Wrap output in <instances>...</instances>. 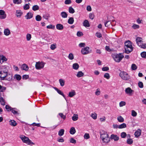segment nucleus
<instances>
[{
  "label": "nucleus",
  "mask_w": 146,
  "mask_h": 146,
  "mask_svg": "<svg viewBox=\"0 0 146 146\" xmlns=\"http://www.w3.org/2000/svg\"><path fill=\"white\" fill-rule=\"evenodd\" d=\"M84 73L82 71H79L78 72L76 76L77 77L80 78L83 76Z\"/></svg>",
  "instance_id": "nucleus-34"
},
{
  "label": "nucleus",
  "mask_w": 146,
  "mask_h": 146,
  "mask_svg": "<svg viewBox=\"0 0 146 146\" xmlns=\"http://www.w3.org/2000/svg\"><path fill=\"white\" fill-rule=\"evenodd\" d=\"M76 132V131L74 127H72L70 128V134L73 135Z\"/></svg>",
  "instance_id": "nucleus-26"
},
{
  "label": "nucleus",
  "mask_w": 146,
  "mask_h": 146,
  "mask_svg": "<svg viewBox=\"0 0 146 146\" xmlns=\"http://www.w3.org/2000/svg\"><path fill=\"white\" fill-rule=\"evenodd\" d=\"M4 67L5 69V70H2L0 72V78L1 80H10L11 79V77L7 78L8 75L10 76V75L8 74V70L7 68L5 67Z\"/></svg>",
  "instance_id": "nucleus-1"
},
{
  "label": "nucleus",
  "mask_w": 146,
  "mask_h": 146,
  "mask_svg": "<svg viewBox=\"0 0 146 146\" xmlns=\"http://www.w3.org/2000/svg\"><path fill=\"white\" fill-rule=\"evenodd\" d=\"M14 78L16 79L17 80L19 81L21 80V77L20 75L16 74L14 76Z\"/></svg>",
  "instance_id": "nucleus-32"
},
{
  "label": "nucleus",
  "mask_w": 146,
  "mask_h": 146,
  "mask_svg": "<svg viewBox=\"0 0 146 146\" xmlns=\"http://www.w3.org/2000/svg\"><path fill=\"white\" fill-rule=\"evenodd\" d=\"M49 17V15L47 13L44 14L43 16V17L46 19H48Z\"/></svg>",
  "instance_id": "nucleus-45"
},
{
  "label": "nucleus",
  "mask_w": 146,
  "mask_h": 146,
  "mask_svg": "<svg viewBox=\"0 0 146 146\" xmlns=\"http://www.w3.org/2000/svg\"><path fill=\"white\" fill-rule=\"evenodd\" d=\"M83 25L85 27H89L90 26L89 22L87 20H84L83 22Z\"/></svg>",
  "instance_id": "nucleus-22"
},
{
  "label": "nucleus",
  "mask_w": 146,
  "mask_h": 146,
  "mask_svg": "<svg viewBox=\"0 0 146 146\" xmlns=\"http://www.w3.org/2000/svg\"><path fill=\"white\" fill-rule=\"evenodd\" d=\"M84 139H88L90 138V136L89 134L86 133L84 134Z\"/></svg>",
  "instance_id": "nucleus-63"
},
{
  "label": "nucleus",
  "mask_w": 146,
  "mask_h": 146,
  "mask_svg": "<svg viewBox=\"0 0 146 146\" xmlns=\"http://www.w3.org/2000/svg\"><path fill=\"white\" fill-rule=\"evenodd\" d=\"M59 82L61 86H63L64 85L65 81L64 80L60 79L59 80Z\"/></svg>",
  "instance_id": "nucleus-30"
},
{
  "label": "nucleus",
  "mask_w": 146,
  "mask_h": 146,
  "mask_svg": "<svg viewBox=\"0 0 146 146\" xmlns=\"http://www.w3.org/2000/svg\"><path fill=\"white\" fill-rule=\"evenodd\" d=\"M142 38L140 37H137L136 39V41L138 46L140 44L142 43L143 41L142 40Z\"/></svg>",
  "instance_id": "nucleus-10"
},
{
  "label": "nucleus",
  "mask_w": 146,
  "mask_h": 146,
  "mask_svg": "<svg viewBox=\"0 0 146 146\" xmlns=\"http://www.w3.org/2000/svg\"><path fill=\"white\" fill-rule=\"evenodd\" d=\"M131 68L133 70H135L137 69V67L135 64H132L131 65Z\"/></svg>",
  "instance_id": "nucleus-52"
},
{
  "label": "nucleus",
  "mask_w": 146,
  "mask_h": 146,
  "mask_svg": "<svg viewBox=\"0 0 146 146\" xmlns=\"http://www.w3.org/2000/svg\"><path fill=\"white\" fill-rule=\"evenodd\" d=\"M59 115L62 118H63L64 119H66V116L63 115L62 113H59Z\"/></svg>",
  "instance_id": "nucleus-62"
},
{
  "label": "nucleus",
  "mask_w": 146,
  "mask_h": 146,
  "mask_svg": "<svg viewBox=\"0 0 146 146\" xmlns=\"http://www.w3.org/2000/svg\"><path fill=\"white\" fill-rule=\"evenodd\" d=\"M60 15L63 18H66L68 16V14L65 12H62L61 13Z\"/></svg>",
  "instance_id": "nucleus-23"
},
{
  "label": "nucleus",
  "mask_w": 146,
  "mask_h": 146,
  "mask_svg": "<svg viewBox=\"0 0 146 146\" xmlns=\"http://www.w3.org/2000/svg\"><path fill=\"white\" fill-rule=\"evenodd\" d=\"M119 76L124 80H127L130 78L129 75L126 72H121L119 74Z\"/></svg>",
  "instance_id": "nucleus-6"
},
{
  "label": "nucleus",
  "mask_w": 146,
  "mask_h": 146,
  "mask_svg": "<svg viewBox=\"0 0 146 146\" xmlns=\"http://www.w3.org/2000/svg\"><path fill=\"white\" fill-rule=\"evenodd\" d=\"M68 58L69 59L71 60H73L74 58L73 54L72 53H70L69 54Z\"/></svg>",
  "instance_id": "nucleus-49"
},
{
  "label": "nucleus",
  "mask_w": 146,
  "mask_h": 146,
  "mask_svg": "<svg viewBox=\"0 0 146 146\" xmlns=\"http://www.w3.org/2000/svg\"><path fill=\"white\" fill-rule=\"evenodd\" d=\"M111 56L114 61L117 62H119L124 57L121 53L112 54Z\"/></svg>",
  "instance_id": "nucleus-3"
},
{
  "label": "nucleus",
  "mask_w": 146,
  "mask_h": 146,
  "mask_svg": "<svg viewBox=\"0 0 146 146\" xmlns=\"http://www.w3.org/2000/svg\"><path fill=\"white\" fill-rule=\"evenodd\" d=\"M10 124L11 125L15 126L17 125L16 122L14 120H10L9 121Z\"/></svg>",
  "instance_id": "nucleus-29"
},
{
  "label": "nucleus",
  "mask_w": 146,
  "mask_h": 146,
  "mask_svg": "<svg viewBox=\"0 0 146 146\" xmlns=\"http://www.w3.org/2000/svg\"><path fill=\"white\" fill-rule=\"evenodd\" d=\"M89 17L90 19H93L94 17V15L93 13H90L89 14Z\"/></svg>",
  "instance_id": "nucleus-56"
},
{
  "label": "nucleus",
  "mask_w": 146,
  "mask_h": 146,
  "mask_svg": "<svg viewBox=\"0 0 146 146\" xmlns=\"http://www.w3.org/2000/svg\"><path fill=\"white\" fill-rule=\"evenodd\" d=\"M0 102L2 105L4 106L5 105L4 99L2 97H0Z\"/></svg>",
  "instance_id": "nucleus-36"
},
{
  "label": "nucleus",
  "mask_w": 146,
  "mask_h": 146,
  "mask_svg": "<svg viewBox=\"0 0 146 146\" xmlns=\"http://www.w3.org/2000/svg\"><path fill=\"white\" fill-rule=\"evenodd\" d=\"M110 138L111 139H114L115 141H117L119 139V137L117 135L114 134L111 135Z\"/></svg>",
  "instance_id": "nucleus-12"
},
{
  "label": "nucleus",
  "mask_w": 146,
  "mask_h": 146,
  "mask_svg": "<svg viewBox=\"0 0 146 146\" xmlns=\"http://www.w3.org/2000/svg\"><path fill=\"white\" fill-rule=\"evenodd\" d=\"M16 109L15 108H12L11 109L12 112L14 114H18L19 113L18 112L16 111Z\"/></svg>",
  "instance_id": "nucleus-44"
},
{
  "label": "nucleus",
  "mask_w": 146,
  "mask_h": 146,
  "mask_svg": "<svg viewBox=\"0 0 146 146\" xmlns=\"http://www.w3.org/2000/svg\"><path fill=\"white\" fill-rule=\"evenodd\" d=\"M31 38V35L30 34H27V39L28 41H29L30 40Z\"/></svg>",
  "instance_id": "nucleus-53"
},
{
  "label": "nucleus",
  "mask_w": 146,
  "mask_h": 146,
  "mask_svg": "<svg viewBox=\"0 0 146 146\" xmlns=\"http://www.w3.org/2000/svg\"><path fill=\"white\" fill-rule=\"evenodd\" d=\"M127 134L125 132H123L121 133V135L122 138H125L126 137Z\"/></svg>",
  "instance_id": "nucleus-57"
},
{
  "label": "nucleus",
  "mask_w": 146,
  "mask_h": 146,
  "mask_svg": "<svg viewBox=\"0 0 146 146\" xmlns=\"http://www.w3.org/2000/svg\"><path fill=\"white\" fill-rule=\"evenodd\" d=\"M137 113L134 110L131 111V115L133 117H135L137 116Z\"/></svg>",
  "instance_id": "nucleus-55"
},
{
  "label": "nucleus",
  "mask_w": 146,
  "mask_h": 146,
  "mask_svg": "<svg viewBox=\"0 0 146 146\" xmlns=\"http://www.w3.org/2000/svg\"><path fill=\"white\" fill-rule=\"evenodd\" d=\"M133 91L129 87L126 88L125 90V92L126 94H131Z\"/></svg>",
  "instance_id": "nucleus-16"
},
{
  "label": "nucleus",
  "mask_w": 146,
  "mask_h": 146,
  "mask_svg": "<svg viewBox=\"0 0 146 146\" xmlns=\"http://www.w3.org/2000/svg\"><path fill=\"white\" fill-rule=\"evenodd\" d=\"M6 87L0 85V91L1 92H4L6 90Z\"/></svg>",
  "instance_id": "nucleus-42"
},
{
  "label": "nucleus",
  "mask_w": 146,
  "mask_h": 146,
  "mask_svg": "<svg viewBox=\"0 0 146 146\" xmlns=\"http://www.w3.org/2000/svg\"><path fill=\"white\" fill-rule=\"evenodd\" d=\"M83 34L82 33L81 31H78L77 33V35L79 37L82 36Z\"/></svg>",
  "instance_id": "nucleus-60"
},
{
  "label": "nucleus",
  "mask_w": 146,
  "mask_h": 146,
  "mask_svg": "<svg viewBox=\"0 0 146 146\" xmlns=\"http://www.w3.org/2000/svg\"><path fill=\"white\" fill-rule=\"evenodd\" d=\"M105 26L106 27H108L111 25L112 26L114 25H115V23L113 24H112L111 22L109 21H106V22L104 23Z\"/></svg>",
  "instance_id": "nucleus-17"
},
{
  "label": "nucleus",
  "mask_w": 146,
  "mask_h": 146,
  "mask_svg": "<svg viewBox=\"0 0 146 146\" xmlns=\"http://www.w3.org/2000/svg\"><path fill=\"white\" fill-rule=\"evenodd\" d=\"M141 133V131L139 129H138L135 133L134 135L136 137H138L139 136Z\"/></svg>",
  "instance_id": "nucleus-19"
},
{
  "label": "nucleus",
  "mask_w": 146,
  "mask_h": 146,
  "mask_svg": "<svg viewBox=\"0 0 146 146\" xmlns=\"http://www.w3.org/2000/svg\"><path fill=\"white\" fill-rule=\"evenodd\" d=\"M32 9L34 11L37 10L39 9V7L37 5H35L33 7Z\"/></svg>",
  "instance_id": "nucleus-43"
},
{
  "label": "nucleus",
  "mask_w": 146,
  "mask_h": 146,
  "mask_svg": "<svg viewBox=\"0 0 146 146\" xmlns=\"http://www.w3.org/2000/svg\"><path fill=\"white\" fill-rule=\"evenodd\" d=\"M100 138L102 141L105 143H108L110 141V137H108V135L106 132H104L101 134Z\"/></svg>",
  "instance_id": "nucleus-4"
},
{
  "label": "nucleus",
  "mask_w": 146,
  "mask_h": 146,
  "mask_svg": "<svg viewBox=\"0 0 146 146\" xmlns=\"http://www.w3.org/2000/svg\"><path fill=\"white\" fill-rule=\"evenodd\" d=\"M117 119L119 122L121 123L123 122L124 121L123 118L121 116L118 117L117 118Z\"/></svg>",
  "instance_id": "nucleus-31"
},
{
  "label": "nucleus",
  "mask_w": 146,
  "mask_h": 146,
  "mask_svg": "<svg viewBox=\"0 0 146 146\" xmlns=\"http://www.w3.org/2000/svg\"><path fill=\"white\" fill-rule=\"evenodd\" d=\"M6 17L5 12L3 10H0V19H5Z\"/></svg>",
  "instance_id": "nucleus-9"
},
{
  "label": "nucleus",
  "mask_w": 146,
  "mask_h": 146,
  "mask_svg": "<svg viewBox=\"0 0 146 146\" xmlns=\"http://www.w3.org/2000/svg\"><path fill=\"white\" fill-rule=\"evenodd\" d=\"M20 138L22 140L23 142L28 145H35V143L27 137L23 135H21L20 136Z\"/></svg>",
  "instance_id": "nucleus-5"
},
{
  "label": "nucleus",
  "mask_w": 146,
  "mask_h": 146,
  "mask_svg": "<svg viewBox=\"0 0 146 146\" xmlns=\"http://www.w3.org/2000/svg\"><path fill=\"white\" fill-rule=\"evenodd\" d=\"M33 15L31 12H28L25 16L26 19H28L31 18L33 17Z\"/></svg>",
  "instance_id": "nucleus-13"
},
{
  "label": "nucleus",
  "mask_w": 146,
  "mask_h": 146,
  "mask_svg": "<svg viewBox=\"0 0 146 146\" xmlns=\"http://www.w3.org/2000/svg\"><path fill=\"white\" fill-rule=\"evenodd\" d=\"M133 140L131 139H128L127 140V143L129 145L132 144L133 143Z\"/></svg>",
  "instance_id": "nucleus-41"
},
{
  "label": "nucleus",
  "mask_w": 146,
  "mask_h": 146,
  "mask_svg": "<svg viewBox=\"0 0 146 146\" xmlns=\"http://www.w3.org/2000/svg\"><path fill=\"white\" fill-rule=\"evenodd\" d=\"M35 19L37 21H39L41 20L42 17L40 15H37L36 16Z\"/></svg>",
  "instance_id": "nucleus-38"
},
{
  "label": "nucleus",
  "mask_w": 146,
  "mask_h": 146,
  "mask_svg": "<svg viewBox=\"0 0 146 146\" xmlns=\"http://www.w3.org/2000/svg\"><path fill=\"white\" fill-rule=\"evenodd\" d=\"M7 61V59L2 55H0V63L2 64L4 61Z\"/></svg>",
  "instance_id": "nucleus-15"
},
{
  "label": "nucleus",
  "mask_w": 146,
  "mask_h": 146,
  "mask_svg": "<svg viewBox=\"0 0 146 146\" xmlns=\"http://www.w3.org/2000/svg\"><path fill=\"white\" fill-rule=\"evenodd\" d=\"M79 67V65L78 63H75L73 64L72 67L75 70H77Z\"/></svg>",
  "instance_id": "nucleus-27"
},
{
  "label": "nucleus",
  "mask_w": 146,
  "mask_h": 146,
  "mask_svg": "<svg viewBox=\"0 0 146 146\" xmlns=\"http://www.w3.org/2000/svg\"><path fill=\"white\" fill-rule=\"evenodd\" d=\"M96 36L98 38H100L102 36V34L100 33L97 32L96 34Z\"/></svg>",
  "instance_id": "nucleus-64"
},
{
  "label": "nucleus",
  "mask_w": 146,
  "mask_h": 146,
  "mask_svg": "<svg viewBox=\"0 0 146 146\" xmlns=\"http://www.w3.org/2000/svg\"><path fill=\"white\" fill-rule=\"evenodd\" d=\"M104 77L107 79H108L110 78V75L108 73H106L104 75Z\"/></svg>",
  "instance_id": "nucleus-51"
},
{
  "label": "nucleus",
  "mask_w": 146,
  "mask_h": 146,
  "mask_svg": "<svg viewBox=\"0 0 146 146\" xmlns=\"http://www.w3.org/2000/svg\"><path fill=\"white\" fill-rule=\"evenodd\" d=\"M70 141L71 143L74 144H75L76 143V140L73 138H71L70 139Z\"/></svg>",
  "instance_id": "nucleus-46"
},
{
  "label": "nucleus",
  "mask_w": 146,
  "mask_h": 146,
  "mask_svg": "<svg viewBox=\"0 0 146 146\" xmlns=\"http://www.w3.org/2000/svg\"><path fill=\"white\" fill-rule=\"evenodd\" d=\"M76 93L74 90H72L69 93L68 96L70 97H72L75 95Z\"/></svg>",
  "instance_id": "nucleus-20"
},
{
  "label": "nucleus",
  "mask_w": 146,
  "mask_h": 146,
  "mask_svg": "<svg viewBox=\"0 0 146 146\" xmlns=\"http://www.w3.org/2000/svg\"><path fill=\"white\" fill-rule=\"evenodd\" d=\"M30 3H28V4H25V5L23 6V9L25 10H27L29 8Z\"/></svg>",
  "instance_id": "nucleus-35"
},
{
  "label": "nucleus",
  "mask_w": 146,
  "mask_h": 146,
  "mask_svg": "<svg viewBox=\"0 0 146 146\" xmlns=\"http://www.w3.org/2000/svg\"><path fill=\"white\" fill-rule=\"evenodd\" d=\"M78 115L77 114H74L72 117V120L74 121L77 120L78 119Z\"/></svg>",
  "instance_id": "nucleus-33"
},
{
  "label": "nucleus",
  "mask_w": 146,
  "mask_h": 146,
  "mask_svg": "<svg viewBox=\"0 0 146 146\" xmlns=\"http://www.w3.org/2000/svg\"><path fill=\"white\" fill-rule=\"evenodd\" d=\"M74 19L73 17H71L69 18L68 21V23L70 24H72L74 22Z\"/></svg>",
  "instance_id": "nucleus-28"
},
{
  "label": "nucleus",
  "mask_w": 146,
  "mask_h": 146,
  "mask_svg": "<svg viewBox=\"0 0 146 146\" xmlns=\"http://www.w3.org/2000/svg\"><path fill=\"white\" fill-rule=\"evenodd\" d=\"M54 88L59 94L62 95L64 97L65 99L66 100L64 95L60 90L58 89V88L56 87H54Z\"/></svg>",
  "instance_id": "nucleus-14"
},
{
  "label": "nucleus",
  "mask_w": 146,
  "mask_h": 146,
  "mask_svg": "<svg viewBox=\"0 0 146 146\" xmlns=\"http://www.w3.org/2000/svg\"><path fill=\"white\" fill-rule=\"evenodd\" d=\"M64 130L63 129L60 130L58 132V135L60 136H62L64 133Z\"/></svg>",
  "instance_id": "nucleus-25"
},
{
  "label": "nucleus",
  "mask_w": 146,
  "mask_h": 146,
  "mask_svg": "<svg viewBox=\"0 0 146 146\" xmlns=\"http://www.w3.org/2000/svg\"><path fill=\"white\" fill-rule=\"evenodd\" d=\"M89 48L88 46H86L84 48H82L81 50L82 53L84 55H85L91 52L92 50H89Z\"/></svg>",
  "instance_id": "nucleus-7"
},
{
  "label": "nucleus",
  "mask_w": 146,
  "mask_h": 146,
  "mask_svg": "<svg viewBox=\"0 0 146 146\" xmlns=\"http://www.w3.org/2000/svg\"><path fill=\"white\" fill-rule=\"evenodd\" d=\"M124 48V52L126 53L129 54L132 51L133 48L130 41L128 40L125 42Z\"/></svg>",
  "instance_id": "nucleus-2"
},
{
  "label": "nucleus",
  "mask_w": 146,
  "mask_h": 146,
  "mask_svg": "<svg viewBox=\"0 0 146 146\" xmlns=\"http://www.w3.org/2000/svg\"><path fill=\"white\" fill-rule=\"evenodd\" d=\"M50 49L52 50H54L56 48V45L52 44L50 46Z\"/></svg>",
  "instance_id": "nucleus-58"
},
{
  "label": "nucleus",
  "mask_w": 146,
  "mask_h": 146,
  "mask_svg": "<svg viewBox=\"0 0 146 146\" xmlns=\"http://www.w3.org/2000/svg\"><path fill=\"white\" fill-rule=\"evenodd\" d=\"M141 55L142 57L144 58H146V52H142L141 53Z\"/></svg>",
  "instance_id": "nucleus-47"
},
{
  "label": "nucleus",
  "mask_w": 146,
  "mask_h": 146,
  "mask_svg": "<svg viewBox=\"0 0 146 146\" xmlns=\"http://www.w3.org/2000/svg\"><path fill=\"white\" fill-rule=\"evenodd\" d=\"M22 70L25 71H27L29 69V67L26 64H24L22 65L21 67Z\"/></svg>",
  "instance_id": "nucleus-11"
},
{
  "label": "nucleus",
  "mask_w": 146,
  "mask_h": 146,
  "mask_svg": "<svg viewBox=\"0 0 146 146\" xmlns=\"http://www.w3.org/2000/svg\"><path fill=\"white\" fill-rule=\"evenodd\" d=\"M126 125L125 123H123L119 125V128L122 129L125 128L126 127Z\"/></svg>",
  "instance_id": "nucleus-37"
},
{
  "label": "nucleus",
  "mask_w": 146,
  "mask_h": 146,
  "mask_svg": "<svg viewBox=\"0 0 146 146\" xmlns=\"http://www.w3.org/2000/svg\"><path fill=\"white\" fill-rule=\"evenodd\" d=\"M69 12L70 13H74L75 11L72 7H70L69 8Z\"/></svg>",
  "instance_id": "nucleus-40"
},
{
  "label": "nucleus",
  "mask_w": 146,
  "mask_h": 146,
  "mask_svg": "<svg viewBox=\"0 0 146 146\" xmlns=\"http://www.w3.org/2000/svg\"><path fill=\"white\" fill-rule=\"evenodd\" d=\"M138 86L140 88H143V83L141 82H139L138 83Z\"/></svg>",
  "instance_id": "nucleus-61"
},
{
  "label": "nucleus",
  "mask_w": 146,
  "mask_h": 146,
  "mask_svg": "<svg viewBox=\"0 0 146 146\" xmlns=\"http://www.w3.org/2000/svg\"><path fill=\"white\" fill-rule=\"evenodd\" d=\"M5 108L8 111H11V109H12V108L9 106L7 105H6Z\"/></svg>",
  "instance_id": "nucleus-50"
},
{
  "label": "nucleus",
  "mask_w": 146,
  "mask_h": 146,
  "mask_svg": "<svg viewBox=\"0 0 146 146\" xmlns=\"http://www.w3.org/2000/svg\"><path fill=\"white\" fill-rule=\"evenodd\" d=\"M13 3L15 4H19L21 3V0H13Z\"/></svg>",
  "instance_id": "nucleus-48"
},
{
  "label": "nucleus",
  "mask_w": 146,
  "mask_h": 146,
  "mask_svg": "<svg viewBox=\"0 0 146 146\" xmlns=\"http://www.w3.org/2000/svg\"><path fill=\"white\" fill-rule=\"evenodd\" d=\"M44 63L42 62H36L35 65V68L36 69L40 70L44 67Z\"/></svg>",
  "instance_id": "nucleus-8"
},
{
  "label": "nucleus",
  "mask_w": 146,
  "mask_h": 146,
  "mask_svg": "<svg viewBox=\"0 0 146 146\" xmlns=\"http://www.w3.org/2000/svg\"><path fill=\"white\" fill-rule=\"evenodd\" d=\"M92 117L94 119H95L97 118V114L96 113H92L91 115Z\"/></svg>",
  "instance_id": "nucleus-54"
},
{
  "label": "nucleus",
  "mask_w": 146,
  "mask_h": 146,
  "mask_svg": "<svg viewBox=\"0 0 146 146\" xmlns=\"http://www.w3.org/2000/svg\"><path fill=\"white\" fill-rule=\"evenodd\" d=\"M4 33L5 35L6 36L9 35L11 33L10 30L8 29H5Z\"/></svg>",
  "instance_id": "nucleus-24"
},
{
  "label": "nucleus",
  "mask_w": 146,
  "mask_h": 146,
  "mask_svg": "<svg viewBox=\"0 0 146 146\" xmlns=\"http://www.w3.org/2000/svg\"><path fill=\"white\" fill-rule=\"evenodd\" d=\"M23 13L21 10H17L16 12V15L18 17H20L23 14Z\"/></svg>",
  "instance_id": "nucleus-21"
},
{
  "label": "nucleus",
  "mask_w": 146,
  "mask_h": 146,
  "mask_svg": "<svg viewBox=\"0 0 146 146\" xmlns=\"http://www.w3.org/2000/svg\"><path fill=\"white\" fill-rule=\"evenodd\" d=\"M56 27L57 29L60 30H62L64 28L63 25L60 24H57L56 25Z\"/></svg>",
  "instance_id": "nucleus-18"
},
{
  "label": "nucleus",
  "mask_w": 146,
  "mask_h": 146,
  "mask_svg": "<svg viewBox=\"0 0 146 146\" xmlns=\"http://www.w3.org/2000/svg\"><path fill=\"white\" fill-rule=\"evenodd\" d=\"M119 104L120 107H122L125 105L126 103L124 101H121L119 103Z\"/></svg>",
  "instance_id": "nucleus-59"
},
{
  "label": "nucleus",
  "mask_w": 146,
  "mask_h": 146,
  "mask_svg": "<svg viewBox=\"0 0 146 146\" xmlns=\"http://www.w3.org/2000/svg\"><path fill=\"white\" fill-rule=\"evenodd\" d=\"M138 46L141 48L145 49L146 48V44L145 43L143 44V42L141 44H140Z\"/></svg>",
  "instance_id": "nucleus-39"
}]
</instances>
